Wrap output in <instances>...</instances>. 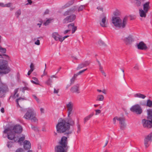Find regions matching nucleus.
I'll list each match as a JSON object with an SVG mask.
<instances>
[{
	"label": "nucleus",
	"instance_id": "nucleus-27",
	"mask_svg": "<svg viewBox=\"0 0 152 152\" xmlns=\"http://www.w3.org/2000/svg\"><path fill=\"white\" fill-rule=\"evenodd\" d=\"M147 12H146L145 11L142 10V9H140L139 10L140 16L142 17H146V13Z\"/></svg>",
	"mask_w": 152,
	"mask_h": 152
},
{
	"label": "nucleus",
	"instance_id": "nucleus-1",
	"mask_svg": "<svg viewBox=\"0 0 152 152\" xmlns=\"http://www.w3.org/2000/svg\"><path fill=\"white\" fill-rule=\"evenodd\" d=\"M68 124L66 120L60 118L56 126L57 132L59 133H64L65 135L67 136L72 134V132L69 131L70 127Z\"/></svg>",
	"mask_w": 152,
	"mask_h": 152
},
{
	"label": "nucleus",
	"instance_id": "nucleus-60",
	"mask_svg": "<svg viewBox=\"0 0 152 152\" xmlns=\"http://www.w3.org/2000/svg\"><path fill=\"white\" fill-rule=\"evenodd\" d=\"M23 149L21 148H19L15 152H22Z\"/></svg>",
	"mask_w": 152,
	"mask_h": 152
},
{
	"label": "nucleus",
	"instance_id": "nucleus-14",
	"mask_svg": "<svg viewBox=\"0 0 152 152\" xmlns=\"http://www.w3.org/2000/svg\"><path fill=\"white\" fill-rule=\"evenodd\" d=\"M137 48L138 49L145 50L148 49L146 45L143 41H141L137 44Z\"/></svg>",
	"mask_w": 152,
	"mask_h": 152
},
{
	"label": "nucleus",
	"instance_id": "nucleus-23",
	"mask_svg": "<svg viewBox=\"0 0 152 152\" xmlns=\"http://www.w3.org/2000/svg\"><path fill=\"white\" fill-rule=\"evenodd\" d=\"M66 123L68 124V125H69L70 127V126H73L75 125V120H73L71 117H69L67 118Z\"/></svg>",
	"mask_w": 152,
	"mask_h": 152
},
{
	"label": "nucleus",
	"instance_id": "nucleus-17",
	"mask_svg": "<svg viewBox=\"0 0 152 152\" xmlns=\"http://www.w3.org/2000/svg\"><path fill=\"white\" fill-rule=\"evenodd\" d=\"M79 84H77L71 87L70 89V91L72 93L76 92L77 93H79L80 92L79 91Z\"/></svg>",
	"mask_w": 152,
	"mask_h": 152
},
{
	"label": "nucleus",
	"instance_id": "nucleus-5",
	"mask_svg": "<svg viewBox=\"0 0 152 152\" xmlns=\"http://www.w3.org/2000/svg\"><path fill=\"white\" fill-rule=\"evenodd\" d=\"M9 91V89L7 85L1 82L0 77V98L5 97L6 94Z\"/></svg>",
	"mask_w": 152,
	"mask_h": 152
},
{
	"label": "nucleus",
	"instance_id": "nucleus-35",
	"mask_svg": "<svg viewBox=\"0 0 152 152\" xmlns=\"http://www.w3.org/2000/svg\"><path fill=\"white\" fill-rule=\"evenodd\" d=\"M104 96L103 95H99L97 96V100L103 101L104 99Z\"/></svg>",
	"mask_w": 152,
	"mask_h": 152
},
{
	"label": "nucleus",
	"instance_id": "nucleus-46",
	"mask_svg": "<svg viewBox=\"0 0 152 152\" xmlns=\"http://www.w3.org/2000/svg\"><path fill=\"white\" fill-rule=\"evenodd\" d=\"M136 2L135 3L136 5L137 6L139 7L141 5V2L139 0H135Z\"/></svg>",
	"mask_w": 152,
	"mask_h": 152
},
{
	"label": "nucleus",
	"instance_id": "nucleus-61",
	"mask_svg": "<svg viewBox=\"0 0 152 152\" xmlns=\"http://www.w3.org/2000/svg\"><path fill=\"white\" fill-rule=\"evenodd\" d=\"M70 31V29H68V30H65L64 32V34H66L68 32H69Z\"/></svg>",
	"mask_w": 152,
	"mask_h": 152
},
{
	"label": "nucleus",
	"instance_id": "nucleus-18",
	"mask_svg": "<svg viewBox=\"0 0 152 152\" xmlns=\"http://www.w3.org/2000/svg\"><path fill=\"white\" fill-rule=\"evenodd\" d=\"M67 150H65V148L60 145L56 146L55 148V152H65Z\"/></svg>",
	"mask_w": 152,
	"mask_h": 152
},
{
	"label": "nucleus",
	"instance_id": "nucleus-44",
	"mask_svg": "<svg viewBox=\"0 0 152 152\" xmlns=\"http://www.w3.org/2000/svg\"><path fill=\"white\" fill-rule=\"evenodd\" d=\"M6 52V49L5 48H2L0 47V52L5 53Z\"/></svg>",
	"mask_w": 152,
	"mask_h": 152
},
{
	"label": "nucleus",
	"instance_id": "nucleus-11",
	"mask_svg": "<svg viewBox=\"0 0 152 152\" xmlns=\"http://www.w3.org/2000/svg\"><path fill=\"white\" fill-rule=\"evenodd\" d=\"M149 141L151 142L152 141V132L146 136L144 139V144L146 148L149 146V145L148 144Z\"/></svg>",
	"mask_w": 152,
	"mask_h": 152
},
{
	"label": "nucleus",
	"instance_id": "nucleus-50",
	"mask_svg": "<svg viewBox=\"0 0 152 152\" xmlns=\"http://www.w3.org/2000/svg\"><path fill=\"white\" fill-rule=\"evenodd\" d=\"M69 36V35H66L63 37H61V42H62L65 38H67Z\"/></svg>",
	"mask_w": 152,
	"mask_h": 152
},
{
	"label": "nucleus",
	"instance_id": "nucleus-19",
	"mask_svg": "<svg viewBox=\"0 0 152 152\" xmlns=\"http://www.w3.org/2000/svg\"><path fill=\"white\" fill-rule=\"evenodd\" d=\"M90 62L88 61H85L79 64L78 65V66L77 67V70H79L81 69L86 66L88 65Z\"/></svg>",
	"mask_w": 152,
	"mask_h": 152
},
{
	"label": "nucleus",
	"instance_id": "nucleus-57",
	"mask_svg": "<svg viewBox=\"0 0 152 152\" xmlns=\"http://www.w3.org/2000/svg\"><path fill=\"white\" fill-rule=\"evenodd\" d=\"M97 9L99 10H100V11H102V12L103 11V7H97Z\"/></svg>",
	"mask_w": 152,
	"mask_h": 152
},
{
	"label": "nucleus",
	"instance_id": "nucleus-34",
	"mask_svg": "<svg viewBox=\"0 0 152 152\" xmlns=\"http://www.w3.org/2000/svg\"><path fill=\"white\" fill-rule=\"evenodd\" d=\"M1 7H10L11 5L12 4V3H9L8 4H4L3 3H2L1 4Z\"/></svg>",
	"mask_w": 152,
	"mask_h": 152
},
{
	"label": "nucleus",
	"instance_id": "nucleus-41",
	"mask_svg": "<svg viewBox=\"0 0 152 152\" xmlns=\"http://www.w3.org/2000/svg\"><path fill=\"white\" fill-rule=\"evenodd\" d=\"M25 139V136H23L22 137L20 138L18 140H18L17 141L18 142H20L21 141H23Z\"/></svg>",
	"mask_w": 152,
	"mask_h": 152
},
{
	"label": "nucleus",
	"instance_id": "nucleus-8",
	"mask_svg": "<svg viewBox=\"0 0 152 152\" xmlns=\"http://www.w3.org/2000/svg\"><path fill=\"white\" fill-rule=\"evenodd\" d=\"M130 110L138 115L140 114L142 112V110L140 106L138 104H135L132 106Z\"/></svg>",
	"mask_w": 152,
	"mask_h": 152
},
{
	"label": "nucleus",
	"instance_id": "nucleus-24",
	"mask_svg": "<svg viewBox=\"0 0 152 152\" xmlns=\"http://www.w3.org/2000/svg\"><path fill=\"white\" fill-rule=\"evenodd\" d=\"M149 4L150 2H147L143 5V10L146 12H148L150 8Z\"/></svg>",
	"mask_w": 152,
	"mask_h": 152
},
{
	"label": "nucleus",
	"instance_id": "nucleus-3",
	"mask_svg": "<svg viewBox=\"0 0 152 152\" xmlns=\"http://www.w3.org/2000/svg\"><path fill=\"white\" fill-rule=\"evenodd\" d=\"M127 18L125 17L124 18L122 23V20L120 18L118 17H113L112 19V22L116 27L119 28H124L126 24Z\"/></svg>",
	"mask_w": 152,
	"mask_h": 152
},
{
	"label": "nucleus",
	"instance_id": "nucleus-10",
	"mask_svg": "<svg viewBox=\"0 0 152 152\" xmlns=\"http://www.w3.org/2000/svg\"><path fill=\"white\" fill-rule=\"evenodd\" d=\"M76 18V15L72 14L67 16L63 20V23H66L71 22L74 20Z\"/></svg>",
	"mask_w": 152,
	"mask_h": 152
},
{
	"label": "nucleus",
	"instance_id": "nucleus-52",
	"mask_svg": "<svg viewBox=\"0 0 152 152\" xmlns=\"http://www.w3.org/2000/svg\"><path fill=\"white\" fill-rule=\"evenodd\" d=\"M30 70H32V71H33L34 69V64L32 63H31L30 65Z\"/></svg>",
	"mask_w": 152,
	"mask_h": 152
},
{
	"label": "nucleus",
	"instance_id": "nucleus-7",
	"mask_svg": "<svg viewBox=\"0 0 152 152\" xmlns=\"http://www.w3.org/2000/svg\"><path fill=\"white\" fill-rule=\"evenodd\" d=\"M4 133H7V137L8 139L10 140H13L15 142L17 141L18 139V137H16L14 135V133L11 130L10 128L5 129L4 131Z\"/></svg>",
	"mask_w": 152,
	"mask_h": 152
},
{
	"label": "nucleus",
	"instance_id": "nucleus-40",
	"mask_svg": "<svg viewBox=\"0 0 152 152\" xmlns=\"http://www.w3.org/2000/svg\"><path fill=\"white\" fill-rule=\"evenodd\" d=\"M85 8V5H81L80 7H79L77 11L78 12H79L80 11H82Z\"/></svg>",
	"mask_w": 152,
	"mask_h": 152
},
{
	"label": "nucleus",
	"instance_id": "nucleus-62",
	"mask_svg": "<svg viewBox=\"0 0 152 152\" xmlns=\"http://www.w3.org/2000/svg\"><path fill=\"white\" fill-rule=\"evenodd\" d=\"M49 12V10L48 9H47L44 12V14L45 15L48 14Z\"/></svg>",
	"mask_w": 152,
	"mask_h": 152
},
{
	"label": "nucleus",
	"instance_id": "nucleus-33",
	"mask_svg": "<svg viewBox=\"0 0 152 152\" xmlns=\"http://www.w3.org/2000/svg\"><path fill=\"white\" fill-rule=\"evenodd\" d=\"M0 58H8L9 59H10L9 57L8 56L4 53L0 54Z\"/></svg>",
	"mask_w": 152,
	"mask_h": 152
},
{
	"label": "nucleus",
	"instance_id": "nucleus-49",
	"mask_svg": "<svg viewBox=\"0 0 152 152\" xmlns=\"http://www.w3.org/2000/svg\"><path fill=\"white\" fill-rule=\"evenodd\" d=\"M98 43L100 45H103L104 46L106 45L104 43V42L102 40H99L98 42Z\"/></svg>",
	"mask_w": 152,
	"mask_h": 152
},
{
	"label": "nucleus",
	"instance_id": "nucleus-51",
	"mask_svg": "<svg viewBox=\"0 0 152 152\" xmlns=\"http://www.w3.org/2000/svg\"><path fill=\"white\" fill-rule=\"evenodd\" d=\"M87 70V69H83V70L80 71L79 72H78L77 73H78V75H80L83 72H84L85 71H86Z\"/></svg>",
	"mask_w": 152,
	"mask_h": 152
},
{
	"label": "nucleus",
	"instance_id": "nucleus-63",
	"mask_svg": "<svg viewBox=\"0 0 152 152\" xmlns=\"http://www.w3.org/2000/svg\"><path fill=\"white\" fill-rule=\"evenodd\" d=\"M58 89L56 90V88L54 89V94H57L58 93Z\"/></svg>",
	"mask_w": 152,
	"mask_h": 152
},
{
	"label": "nucleus",
	"instance_id": "nucleus-4",
	"mask_svg": "<svg viewBox=\"0 0 152 152\" xmlns=\"http://www.w3.org/2000/svg\"><path fill=\"white\" fill-rule=\"evenodd\" d=\"M8 65L7 61L4 60L0 61V74H6L10 72V69Z\"/></svg>",
	"mask_w": 152,
	"mask_h": 152
},
{
	"label": "nucleus",
	"instance_id": "nucleus-6",
	"mask_svg": "<svg viewBox=\"0 0 152 152\" xmlns=\"http://www.w3.org/2000/svg\"><path fill=\"white\" fill-rule=\"evenodd\" d=\"M24 118L26 119H30L31 121L35 122L37 120L35 117V114L32 109H29L24 115Z\"/></svg>",
	"mask_w": 152,
	"mask_h": 152
},
{
	"label": "nucleus",
	"instance_id": "nucleus-16",
	"mask_svg": "<svg viewBox=\"0 0 152 152\" xmlns=\"http://www.w3.org/2000/svg\"><path fill=\"white\" fill-rule=\"evenodd\" d=\"M23 129L21 126L17 125L14 126L13 130L15 133H20L22 131Z\"/></svg>",
	"mask_w": 152,
	"mask_h": 152
},
{
	"label": "nucleus",
	"instance_id": "nucleus-25",
	"mask_svg": "<svg viewBox=\"0 0 152 152\" xmlns=\"http://www.w3.org/2000/svg\"><path fill=\"white\" fill-rule=\"evenodd\" d=\"M106 17L104 16L102 19V21L100 23L101 26L102 27H107L106 24Z\"/></svg>",
	"mask_w": 152,
	"mask_h": 152
},
{
	"label": "nucleus",
	"instance_id": "nucleus-22",
	"mask_svg": "<svg viewBox=\"0 0 152 152\" xmlns=\"http://www.w3.org/2000/svg\"><path fill=\"white\" fill-rule=\"evenodd\" d=\"M123 40L126 45L130 44L133 41L132 38L130 35L129 36L127 37L124 39Z\"/></svg>",
	"mask_w": 152,
	"mask_h": 152
},
{
	"label": "nucleus",
	"instance_id": "nucleus-21",
	"mask_svg": "<svg viewBox=\"0 0 152 152\" xmlns=\"http://www.w3.org/2000/svg\"><path fill=\"white\" fill-rule=\"evenodd\" d=\"M23 147L26 150L29 149L31 147V144L30 141L27 140H25L24 142Z\"/></svg>",
	"mask_w": 152,
	"mask_h": 152
},
{
	"label": "nucleus",
	"instance_id": "nucleus-43",
	"mask_svg": "<svg viewBox=\"0 0 152 152\" xmlns=\"http://www.w3.org/2000/svg\"><path fill=\"white\" fill-rule=\"evenodd\" d=\"M74 26V24L73 23H72L69 24L68 26V28L69 29L71 30V29Z\"/></svg>",
	"mask_w": 152,
	"mask_h": 152
},
{
	"label": "nucleus",
	"instance_id": "nucleus-32",
	"mask_svg": "<svg viewBox=\"0 0 152 152\" xmlns=\"http://www.w3.org/2000/svg\"><path fill=\"white\" fill-rule=\"evenodd\" d=\"M76 125L77 128V133H79L80 132L81 130V127L80 124H79V122L78 121H77V123Z\"/></svg>",
	"mask_w": 152,
	"mask_h": 152
},
{
	"label": "nucleus",
	"instance_id": "nucleus-20",
	"mask_svg": "<svg viewBox=\"0 0 152 152\" xmlns=\"http://www.w3.org/2000/svg\"><path fill=\"white\" fill-rule=\"evenodd\" d=\"M52 37L56 41H59L61 42V36L60 35L58 32H53L52 34Z\"/></svg>",
	"mask_w": 152,
	"mask_h": 152
},
{
	"label": "nucleus",
	"instance_id": "nucleus-42",
	"mask_svg": "<svg viewBox=\"0 0 152 152\" xmlns=\"http://www.w3.org/2000/svg\"><path fill=\"white\" fill-rule=\"evenodd\" d=\"M21 10H18L15 13V15L17 16V17L18 18L19 15L21 14Z\"/></svg>",
	"mask_w": 152,
	"mask_h": 152
},
{
	"label": "nucleus",
	"instance_id": "nucleus-37",
	"mask_svg": "<svg viewBox=\"0 0 152 152\" xmlns=\"http://www.w3.org/2000/svg\"><path fill=\"white\" fill-rule=\"evenodd\" d=\"M121 12L120 11L118 10H116L113 12V14L115 16H119L121 14Z\"/></svg>",
	"mask_w": 152,
	"mask_h": 152
},
{
	"label": "nucleus",
	"instance_id": "nucleus-56",
	"mask_svg": "<svg viewBox=\"0 0 152 152\" xmlns=\"http://www.w3.org/2000/svg\"><path fill=\"white\" fill-rule=\"evenodd\" d=\"M28 3L26 4V5H28L29 4H31L32 3V1L31 0H27Z\"/></svg>",
	"mask_w": 152,
	"mask_h": 152
},
{
	"label": "nucleus",
	"instance_id": "nucleus-53",
	"mask_svg": "<svg viewBox=\"0 0 152 152\" xmlns=\"http://www.w3.org/2000/svg\"><path fill=\"white\" fill-rule=\"evenodd\" d=\"M95 111L96 112L95 115H97L101 113V111L99 110H96Z\"/></svg>",
	"mask_w": 152,
	"mask_h": 152
},
{
	"label": "nucleus",
	"instance_id": "nucleus-13",
	"mask_svg": "<svg viewBox=\"0 0 152 152\" xmlns=\"http://www.w3.org/2000/svg\"><path fill=\"white\" fill-rule=\"evenodd\" d=\"M73 104L71 102H69L66 105V108L67 110L68 117H70L71 114L72 113Z\"/></svg>",
	"mask_w": 152,
	"mask_h": 152
},
{
	"label": "nucleus",
	"instance_id": "nucleus-36",
	"mask_svg": "<svg viewBox=\"0 0 152 152\" xmlns=\"http://www.w3.org/2000/svg\"><path fill=\"white\" fill-rule=\"evenodd\" d=\"M53 80L52 79L49 78L48 80L45 82V83L48 86H51V83H52Z\"/></svg>",
	"mask_w": 152,
	"mask_h": 152
},
{
	"label": "nucleus",
	"instance_id": "nucleus-2",
	"mask_svg": "<svg viewBox=\"0 0 152 152\" xmlns=\"http://www.w3.org/2000/svg\"><path fill=\"white\" fill-rule=\"evenodd\" d=\"M147 112V120L145 119H142V123L144 127L150 129L152 127V109H148Z\"/></svg>",
	"mask_w": 152,
	"mask_h": 152
},
{
	"label": "nucleus",
	"instance_id": "nucleus-48",
	"mask_svg": "<svg viewBox=\"0 0 152 152\" xmlns=\"http://www.w3.org/2000/svg\"><path fill=\"white\" fill-rule=\"evenodd\" d=\"M77 28L76 26H74L72 28V33L73 34L77 30Z\"/></svg>",
	"mask_w": 152,
	"mask_h": 152
},
{
	"label": "nucleus",
	"instance_id": "nucleus-58",
	"mask_svg": "<svg viewBox=\"0 0 152 152\" xmlns=\"http://www.w3.org/2000/svg\"><path fill=\"white\" fill-rule=\"evenodd\" d=\"M41 114H42L44 113L45 110L43 108H41L40 109Z\"/></svg>",
	"mask_w": 152,
	"mask_h": 152
},
{
	"label": "nucleus",
	"instance_id": "nucleus-9",
	"mask_svg": "<svg viewBox=\"0 0 152 152\" xmlns=\"http://www.w3.org/2000/svg\"><path fill=\"white\" fill-rule=\"evenodd\" d=\"M68 143L67 138L65 136H63L62 137L59 144L61 146L65 148V150H67L69 147L67 145Z\"/></svg>",
	"mask_w": 152,
	"mask_h": 152
},
{
	"label": "nucleus",
	"instance_id": "nucleus-54",
	"mask_svg": "<svg viewBox=\"0 0 152 152\" xmlns=\"http://www.w3.org/2000/svg\"><path fill=\"white\" fill-rule=\"evenodd\" d=\"M118 118L117 117H115L113 118V123L114 124H115L116 120H117L118 121Z\"/></svg>",
	"mask_w": 152,
	"mask_h": 152
},
{
	"label": "nucleus",
	"instance_id": "nucleus-45",
	"mask_svg": "<svg viewBox=\"0 0 152 152\" xmlns=\"http://www.w3.org/2000/svg\"><path fill=\"white\" fill-rule=\"evenodd\" d=\"M13 143L12 142H9L7 143V146L9 148H10L12 146Z\"/></svg>",
	"mask_w": 152,
	"mask_h": 152
},
{
	"label": "nucleus",
	"instance_id": "nucleus-38",
	"mask_svg": "<svg viewBox=\"0 0 152 152\" xmlns=\"http://www.w3.org/2000/svg\"><path fill=\"white\" fill-rule=\"evenodd\" d=\"M51 20L50 19L47 20L46 22L43 23V25L45 26L48 25L50 23Z\"/></svg>",
	"mask_w": 152,
	"mask_h": 152
},
{
	"label": "nucleus",
	"instance_id": "nucleus-30",
	"mask_svg": "<svg viewBox=\"0 0 152 152\" xmlns=\"http://www.w3.org/2000/svg\"><path fill=\"white\" fill-rule=\"evenodd\" d=\"M94 113H92L88 116L84 118V123H85L87 121L89 120L94 115Z\"/></svg>",
	"mask_w": 152,
	"mask_h": 152
},
{
	"label": "nucleus",
	"instance_id": "nucleus-59",
	"mask_svg": "<svg viewBox=\"0 0 152 152\" xmlns=\"http://www.w3.org/2000/svg\"><path fill=\"white\" fill-rule=\"evenodd\" d=\"M31 128H32V129H33L35 131H37L38 130L37 128L36 127H35L34 126H31Z\"/></svg>",
	"mask_w": 152,
	"mask_h": 152
},
{
	"label": "nucleus",
	"instance_id": "nucleus-12",
	"mask_svg": "<svg viewBox=\"0 0 152 152\" xmlns=\"http://www.w3.org/2000/svg\"><path fill=\"white\" fill-rule=\"evenodd\" d=\"M118 121H119L120 128L122 130H124L126 127V124L125 123V118L124 117H119L118 118Z\"/></svg>",
	"mask_w": 152,
	"mask_h": 152
},
{
	"label": "nucleus",
	"instance_id": "nucleus-39",
	"mask_svg": "<svg viewBox=\"0 0 152 152\" xmlns=\"http://www.w3.org/2000/svg\"><path fill=\"white\" fill-rule=\"evenodd\" d=\"M18 91V89H15L14 91V94L13 96H12L13 98H15L18 96V94H17Z\"/></svg>",
	"mask_w": 152,
	"mask_h": 152
},
{
	"label": "nucleus",
	"instance_id": "nucleus-28",
	"mask_svg": "<svg viewBox=\"0 0 152 152\" xmlns=\"http://www.w3.org/2000/svg\"><path fill=\"white\" fill-rule=\"evenodd\" d=\"M141 104L142 105H146L147 107H152V101L150 99H148L147 101L146 104L145 103L144 104Z\"/></svg>",
	"mask_w": 152,
	"mask_h": 152
},
{
	"label": "nucleus",
	"instance_id": "nucleus-15",
	"mask_svg": "<svg viewBox=\"0 0 152 152\" xmlns=\"http://www.w3.org/2000/svg\"><path fill=\"white\" fill-rule=\"evenodd\" d=\"M76 7V6H73L69 10L65 12L63 14V15L66 16L75 12L77 9Z\"/></svg>",
	"mask_w": 152,
	"mask_h": 152
},
{
	"label": "nucleus",
	"instance_id": "nucleus-55",
	"mask_svg": "<svg viewBox=\"0 0 152 152\" xmlns=\"http://www.w3.org/2000/svg\"><path fill=\"white\" fill-rule=\"evenodd\" d=\"M75 79L73 77H72V79H71V80H70L71 84H72L74 83V82L75 80Z\"/></svg>",
	"mask_w": 152,
	"mask_h": 152
},
{
	"label": "nucleus",
	"instance_id": "nucleus-29",
	"mask_svg": "<svg viewBox=\"0 0 152 152\" xmlns=\"http://www.w3.org/2000/svg\"><path fill=\"white\" fill-rule=\"evenodd\" d=\"M134 96L142 99H144L146 97V96L140 93L136 94L134 95Z\"/></svg>",
	"mask_w": 152,
	"mask_h": 152
},
{
	"label": "nucleus",
	"instance_id": "nucleus-31",
	"mask_svg": "<svg viewBox=\"0 0 152 152\" xmlns=\"http://www.w3.org/2000/svg\"><path fill=\"white\" fill-rule=\"evenodd\" d=\"M33 80H31V82L33 84L38 85V80L35 77H33Z\"/></svg>",
	"mask_w": 152,
	"mask_h": 152
},
{
	"label": "nucleus",
	"instance_id": "nucleus-26",
	"mask_svg": "<svg viewBox=\"0 0 152 152\" xmlns=\"http://www.w3.org/2000/svg\"><path fill=\"white\" fill-rule=\"evenodd\" d=\"M75 0H71L68 1L66 4L63 7V8H65L68 7L71 5H72L74 3Z\"/></svg>",
	"mask_w": 152,
	"mask_h": 152
},
{
	"label": "nucleus",
	"instance_id": "nucleus-47",
	"mask_svg": "<svg viewBox=\"0 0 152 152\" xmlns=\"http://www.w3.org/2000/svg\"><path fill=\"white\" fill-rule=\"evenodd\" d=\"M21 99H23V98H19L17 99L16 100V102L17 104V106L18 107H20V105L18 103V101Z\"/></svg>",
	"mask_w": 152,
	"mask_h": 152
},
{
	"label": "nucleus",
	"instance_id": "nucleus-64",
	"mask_svg": "<svg viewBox=\"0 0 152 152\" xmlns=\"http://www.w3.org/2000/svg\"><path fill=\"white\" fill-rule=\"evenodd\" d=\"M134 68L136 70H138L139 69V67L138 65L136 64L134 67Z\"/></svg>",
	"mask_w": 152,
	"mask_h": 152
}]
</instances>
